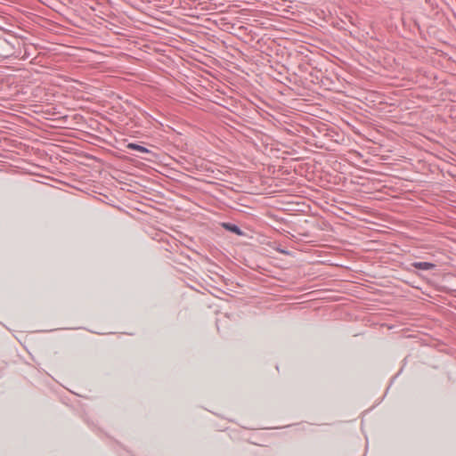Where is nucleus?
<instances>
[{
	"mask_svg": "<svg viewBox=\"0 0 456 456\" xmlns=\"http://www.w3.org/2000/svg\"><path fill=\"white\" fill-rule=\"evenodd\" d=\"M238 28L242 29V28H247L245 26H243V25H240V26L238 27Z\"/></svg>",
	"mask_w": 456,
	"mask_h": 456,
	"instance_id": "obj_1",
	"label": "nucleus"
},
{
	"mask_svg": "<svg viewBox=\"0 0 456 456\" xmlns=\"http://www.w3.org/2000/svg\"><path fill=\"white\" fill-rule=\"evenodd\" d=\"M260 28L266 29V28H267V27H260Z\"/></svg>",
	"mask_w": 456,
	"mask_h": 456,
	"instance_id": "obj_2",
	"label": "nucleus"
}]
</instances>
